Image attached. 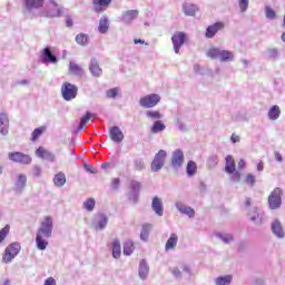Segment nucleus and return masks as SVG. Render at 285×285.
Returning <instances> with one entry per match:
<instances>
[{
    "label": "nucleus",
    "instance_id": "obj_1",
    "mask_svg": "<svg viewBox=\"0 0 285 285\" xmlns=\"http://www.w3.org/2000/svg\"><path fill=\"white\" fill-rule=\"evenodd\" d=\"M50 237H52V217L46 216L36 234L37 248L39 250H46Z\"/></svg>",
    "mask_w": 285,
    "mask_h": 285
},
{
    "label": "nucleus",
    "instance_id": "obj_2",
    "mask_svg": "<svg viewBox=\"0 0 285 285\" xmlns=\"http://www.w3.org/2000/svg\"><path fill=\"white\" fill-rule=\"evenodd\" d=\"M78 92L79 87L68 81L63 82L61 86V95L65 101H72V99H77Z\"/></svg>",
    "mask_w": 285,
    "mask_h": 285
},
{
    "label": "nucleus",
    "instance_id": "obj_3",
    "mask_svg": "<svg viewBox=\"0 0 285 285\" xmlns=\"http://www.w3.org/2000/svg\"><path fill=\"white\" fill-rule=\"evenodd\" d=\"M21 250V245L19 243H11L6 249L2 255L3 264H10L14 257L19 255Z\"/></svg>",
    "mask_w": 285,
    "mask_h": 285
},
{
    "label": "nucleus",
    "instance_id": "obj_4",
    "mask_svg": "<svg viewBox=\"0 0 285 285\" xmlns=\"http://www.w3.org/2000/svg\"><path fill=\"white\" fill-rule=\"evenodd\" d=\"M188 41V35L184 31H176L171 36V43L174 46V51L176 55H179V50H181V46Z\"/></svg>",
    "mask_w": 285,
    "mask_h": 285
},
{
    "label": "nucleus",
    "instance_id": "obj_5",
    "mask_svg": "<svg viewBox=\"0 0 285 285\" xmlns=\"http://www.w3.org/2000/svg\"><path fill=\"white\" fill-rule=\"evenodd\" d=\"M268 205L272 210L282 207V188L276 187L268 196Z\"/></svg>",
    "mask_w": 285,
    "mask_h": 285
},
{
    "label": "nucleus",
    "instance_id": "obj_6",
    "mask_svg": "<svg viewBox=\"0 0 285 285\" xmlns=\"http://www.w3.org/2000/svg\"><path fill=\"white\" fill-rule=\"evenodd\" d=\"M8 157L10 161H13L14 164H22L23 166H28L29 164H32V157L21 151H11L8 154Z\"/></svg>",
    "mask_w": 285,
    "mask_h": 285
},
{
    "label": "nucleus",
    "instance_id": "obj_7",
    "mask_svg": "<svg viewBox=\"0 0 285 285\" xmlns=\"http://www.w3.org/2000/svg\"><path fill=\"white\" fill-rule=\"evenodd\" d=\"M161 101V97L157 94H149L140 98L141 108H155Z\"/></svg>",
    "mask_w": 285,
    "mask_h": 285
},
{
    "label": "nucleus",
    "instance_id": "obj_8",
    "mask_svg": "<svg viewBox=\"0 0 285 285\" xmlns=\"http://www.w3.org/2000/svg\"><path fill=\"white\" fill-rule=\"evenodd\" d=\"M165 161H166V150L160 149L156 154V156H155V158H154V160L151 163V170H153V173H159V170H161V168H164V163Z\"/></svg>",
    "mask_w": 285,
    "mask_h": 285
},
{
    "label": "nucleus",
    "instance_id": "obj_9",
    "mask_svg": "<svg viewBox=\"0 0 285 285\" xmlns=\"http://www.w3.org/2000/svg\"><path fill=\"white\" fill-rule=\"evenodd\" d=\"M224 22H215L214 24H210L209 27H207L205 32L206 39H213V37H215V35H217L219 30H224Z\"/></svg>",
    "mask_w": 285,
    "mask_h": 285
},
{
    "label": "nucleus",
    "instance_id": "obj_10",
    "mask_svg": "<svg viewBox=\"0 0 285 285\" xmlns=\"http://www.w3.org/2000/svg\"><path fill=\"white\" fill-rule=\"evenodd\" d=\"M111 3L112 0H92L94 10L98 14L105 12V10H108Z\"/></svg>",
    "mask_w": 285,
    "mask_h": 285
},
{
    "label": "nucleus",
    "instance_id": "obj_11",
    "mask_svg": "<svg viewBox=\"0 0 285 285\" xmlns=\"http://www.w3.org/2000/svg\"><path fill=\"white\" fill-rule=\"evenodd\" d=\"M171 166H174V168H181V166H184V151L181 149H176L173 153Z\"/></svg>",
    "mask_w": 285,
    "mask_h": 285
},
{
    "label": "nucleus",
    "instance_id": "obj_12",
    "mask_svg": "<svg viewBox=\"0 0 285 285\" xmlns=\"http://www.w3.org/2000/svg\"><path fill=\"white\" fill-rule=\"evenodd\" d=\"M62 12L63 11L55 0H49L47 6V17H59Z\"/></svg>",
    "mask_w": 285,
    "mask_h": 285
},
{
    "label": "nucleus",
    "instance_id": "obj_13",
    "mask_svg": "<svg viewBox=\"0 0 285 285\" xmlns=\"http://www.w3.org/2000/svg\"><path fill=\"white\" fill-rule=\"evenodd\" d=\"M10 130V118H8L7 114H0V134L8 135Z\"/></svg>",
    "mask_w": 285,
    "mask_h": 285
},
{
    "label": "nucleus",
    "instance_id": "obj_14",
    "mask_svg": "<svg viewBox=\"0 0 285 285\" xmlns=\"http://www.w3.org/2000/svg\"><path fill=\"white\" fill-rule=\"evenodd\" d=\"M110 139L114 140L116 144H121L124 141V132L119 127H111L109 130Z\"/></svg>",
    "mask_w": 285,
    "mask_h": 285
},
{
    "label": "nucleus",
    "instance_id": "obj_15",
    "mask_svg": "<svg viewBox=\"0 0 285 285\" xmlns=\"http://www.w3.org/2000/svg\"><path fill=\"white\" fill-rule=\"evenodd\" d=\"M151 208L158 215V217H161L164 215V203L159 197H154L151 202Z\"/></svg>",
    "mask_w": 285,
    "mask_h": 285
},
{
    "label": "nucleus",
    "instance_id": "obj_16",
    "mask_svg": "<svg viewBox=\"0 0 285 285\" xmlns=\"http://www.w3.org/2000/svg\"><path fill=\"white\" fill-rule=\"evenodd\" d=\"M46 0H23L26 10H39Z\"/></svg>",
    "mask_w": 285,
    "mask_h": 285
},
{
    "label": "nucleus",
    "instance_id": "obj_17",
    "mask_svg": "<svg viewBox=\"0 0 285 285\" xmlns=\"http://www.w3.org/2000/svg\"><path fill=\"white\" fill-rule=\"evenodd\" d=\"M37 157H40V159H47V161H55V156L52 153L48 151L45 147H39L36 150Z\"/></svg>",
    "mask_w": 285,
    "mask_h": 285
},
{
    "label": "nucleus",
    "instance_id": "obj_18",
    "mask_svg": "<svg viewBox=\"0 0 285 285\" xmlns=\"http://www.w3.org/2000/svg\"><path fill=\"white\" fill-rule=\"evenodd\" d=\"M42 57L45 63H57V56L52 55V50L49 47L42 50Z\"/></svg>",
    "mask_w": 285,
    "mask_h": 285
},
{
    "label": "nucleus",
    "instance_id": "obj_19",
    "mask_svg": "<svg viewBox=\"0 0 285 285\" xmlns=\"http://www.w3.org/2000/svg\"><path fill=\"white\" fill-rule=\"evenodd\" d=\"M225 171L227 173V175H233V173H235L236 166H235V158L230 155H228L225 158Z\"/></svg>",
    "mask_w": 285,
    "mask_h": 285
},
{
    "label": "nucleus",
    "instance_id": "obj_20",
    "mask_svg": "<svg viewBox=\"0 0 285 285\" xmlns=\"http://www.w3.org/2000/svg\"><path fill=\"white\" fill-rule=\"evenodd\" d=\"M177 242H179V236H177V234H170L168 240L165 244V250H175L177 247Z\"/></svg>",
    "mask_w": 285,
    "mask_h": 285
},
{
    "label": "nucleus",
    "instance_id": "obj_21",
    "mask_svg": "<svg viewBox=\"0 0 285 285\" xmlns=\"http://www.w3.org/2000/svg\"><path fill=\"white\" fill-rule=\"evenodd\" d=\"M89 70L94 77H101L102 70L99 68V61L97 59H91Z\"/></svg>",
    "mask_w": 285,
    "mask_h": 285
},
{
    "label": "nucleus",
    "instance_id": "obj_22",
    "mask_svg": "<svg viewBox=\"0 0 285 285\" xmlns=\"http://www.w3.org/2000/svg\"><path fill=\"white\" fill-rule=\"evenodd\" d=\"M177 210L183 215H187V217H195V209L188 207L181 203L176 204Z\"/></svg>",
    "mask_w": 285,
    "mask_h": 285
},
{
    "label": "nucleus",
    "instance_id": "obj_23",
    "mask_svg": "<svg viewBox=\"0 0 285 285\" xmlns=\"http://www.w3.org/2000/svg\"><path fill=\"white\" fill-rule=\"evenodd\" d=\"M272 232L276 237H284V227H282V223L279 220H275L272 224Z\"/></svg>",
    "mask_w": 285,
    "mask_h": 285
},
{
    "label": "nucleus",
    "instance_id": "obj_24",
    "mask_svg": "<svg viewBox=\"0 0 285 285\" xmlns=\"http://www.w3.org/2000/svg\"><path fill=\"white\" fill-rule=\"evenodd\" d=\"M150 230H153V224L147 223L142 225V229L140 233V239H142V242H148Z\"/></svg>",
    "mask_w": 285,
    "mask_h": 285
},
{
    "label": "nucleus",
    "instance_id": "obj_25",
    "mask_svg": "<svg viewBox=\"0 0 285 285\" xmlns=\"http://www.w3.org/2000/svg\"><path fill=\"white\" fill-rule=\"evenodd\" d=\"M279 115H282V110L279 109V106L274 105L269 111H268V118L272 121H276V119H279Z\"/></svg>",
    "mask_w": 285,
    "mask_h": 285
},
{
    "label": "nucleus",
    "instance_id": "obj_26",
    "mask_svg": "<svg viewBox=\"0 0 285 285\" xmlns=\"http://www.w3.org/2000/svg\"><path fill=\"white\" fill-rule=\"evenodd\" d=\"M139 17V10H128L124 13V19L127 23H130V21H134V19H137Z\"/></svg>",
    "mask_w": 285,
    "mask_h": 285
},
{
    "label": "nucleus",
    "instance_id": "obj_27",
    "mask_svg": "<svg viewBox=\"0 0 285 285\" xmlns=\"http://www.w3.org/2000/svg\"><path fill=\"white\" fill-rule=\"evenodd\" d=\"M110 28V24L108 22V18H102L99 20V26H98V31L101 35H106V32H108V29Z\"/></svg>",
    "mask_w": 285,
    "mask_h": 285
},
{
    "label": "nucleus",
    "instance_id": "obj_28",
    "mask_svg": "<svg viewBox=\"0 0 285 285\" xmlns=\"http://www.w3.org/2000/svg\"><path fill=\"white\" fill-rule=\"evenodd\" d=\"M112 257L119 259L121 257V243L114 240L112 243Z\"/></svg>",
    "mask_w": 285,
    "mask_h": 285
},
{
    "label": "nucleus",
    "instance_id": "obj_29",
    "mask_svg": "<svg viewBox=\"0 0 285 285\" xmlns=\"http://www.w3.org/2000/svg\"><path fill=\"white\" fill-rule=\"evenodd\" d=\"M184 12L187 14V17H195L197 12V6L190 4V3H185L184 4Z\"/></svg>",
    "mask_w": 285,
    "mask_h": 285
},
{
    "label": "nucleus",
    "instance_id": "obj_30",
    "mask_svg": "<svg viewBox=\"0 0 285 285\" xmlns=\"http://www.w3.org/2000/svg\"><path fill=\"white\" fill-rule=\"evenodd\" d=\"M233 282V275H225L215 279L216 285H230Z\"/></svg>",
    "mask_w": 285,
    "mask_h": 285
},
{
    "label": "nucleus",
    "instance_id": "obj_31",
    "mask_svg": "<svg viewBox=\"0 0 285 285\" xmlns=\"http://www.w3.org/2000/svg\"><path fill=\"white\" fill-rule=\"evenodd\" d=\"M188 177L197 175V163L189 160L186 167Z\"/></svg>",
    "mask_w": 285,
    "mask_h": 285
},
{
    "label": "nucleus",
    "instance_id": "obj_32",
    "mask_svg": "<svg viewBox=\"0 0 285 285\" xmlns=\"http://www.w3.org/2000/svg\"><path fill=\"white\" fill-rule=\"evenodd\" d=\"M218 59H220V61H233V59H235V56L228 50H220Z\"/></svg>",
    "mask_w": 285,
    "mask_h": 285
},
{
    "label": "nucleus",
    "instance_id": "obj_33",
    "mask_svg": "<svg viewBox=\"0 0 285 285\" xmlns=\"http://www.w3.org/2000/svg\"><path fill=\"white\" fill-rule=\"evenodd\" d=\"M43 132H46V126L36 128L31 134V141H37Z\"/></svg>",
    "mask_w": 285,
    "mask_h": 285
},
{
    "label": "nucleus",
    "instance_id": "obj_34",
    "mask_svg": "<svg viewBox=\"0 0 285 285\" xmlns=\"http://www.w3.org/2000/svg\"><path fill=\"white\" fill-rule=\"evenodd\" d=\"M53 184L56 186H65L66 185V174L59 173L53 177Z\"/></svg>",
    "mask_w": 285,
    "mask_h": 285
},
{
    "label": "nucleus",
    "instance_id": "obj_35",
    "mask_svg": "<svg viewBox=\"0 0 285 285\" xmlns=\"http://www.w3.org/2000/svg\"><path fill=\"white\" fill-rule=\"evenodd\" d=\"M90 117H92V115L90 114V111H87V114L81 117L80 124H79V126H78V131H79V132H80V130H83V128L86 127V125L90 121Z\"/></svg>",
    "mask_w": 285,
    "mask_h": 285
},
{
    "label": "nucleus",
    "instance_id": "obj_36",
    "mask_svg": "<svg viewBox=\"0 0 285 285\" xmlns=\"http://www.w3.org/2000/svg\"><path fill=\"white\" fill-rule=\"evenodd\" d=\"M69 72L71 75H81V72H83V69H81V66H79L76 62H70L69 63Z\"/></svg>",
    "mask_w": 285,
    "mask_h": 285
},
{
    "label": "nucleus",
    "instance_id": "obj_37",
    "mask_svg": "<svg viewBox=\"0 0 285 285\" xmlns=\"http://www.w3.org/2000/svg\"><path fill=\"white\" fill-rule=\"evenodd\" d=\"M166 130V125H164V122L157 120L154 122L153 127H151V132L157 134V132H161Z\"/></svg>",
    "mask_w": 285,
    "mask_h": 285
},
{
    "label": "nucleus",
    "instance_id": "obj_38",
    "mask_svg": "<svg viewBox=\"0 0 285 285\" xmlns=\"http://www.w3.org/2000/svg\"><path fill=\"white\" fill-rule=\"evenodd\" d=\"M28 183V177L23 174L18 175V179L16 181L17 188H26V184Z\"/></svg>",
    "mask_w": 285,
    "mask_h": 285
},
{
    "label": "nucleus",
    "instance_id": "obj_39",
    "mask_svg": "<svg viewBox=\"0 0 285 285\" xmlns=\"http://www.w3.org/2000/svg\"><path fill=\"white\" fill-rule=\"evenodd\" d=\"M76 42L79 46H88V35L86 33H79L76 36Z\"/></svg>",
    "mask_w": 285,
    "mask_h": 285
},
{
    "label": "nucleus",
    "instance_id": "obj_40",
    "mask_svg": "<svg viewBox=\"0 0 285 285\" xmlns=\"http://www.w3.org/2000/svg\"><path fill=\"white\" fill-rule=\"evenodd\" d=\"M134 252H135V244L130 240L125 243V245H124V255H132Z\"/></svg>",
    "mask_w": 285,
    "mask_h": 285
},
{
    "label": "nucleus",
    "instance_id": "obj_41",
    "mask_svg": "<svg viewBox=\"0 0 285 285\" xmlns=\"http://www.w3.org/2000/svg\"><path fill=\"white\" fill-rule=\"evenodd\" d=\"M220 52L222 50H219L218 48H210L207 50V57H209V59H219Z\"/></svg>",
    "mask_w": 285,
    "mask_h": 285
},
{
    "label": "nucleus",
    "instance_id": "obj_42",
    "mask_svg": "<svg viewBox=\"0 0 285 285\" xmlns=\"http://www.w3.org/2000/svg\"><path fill=\"white\" fill-rule=\"evenodd\" d=\"M8 235H10V225H6L2 229H0V244L6 240Z\"/></svg>",
    "mask_w": 285,
    "mask_h": 285
},
{
    "label": "nucleus",
    "instance_id": "obj_43",
    "mask_svg": "<svg viewBox=\"0 0 285 285\" xmlns=\"http://www.w3.org/2000/svg\"><path fill=\"white\" fill-rule=\"evenodd\" d=\"M265 17L267 19H277V13L274 11L273 8H271L269 6L265 7Z\"/></svg>",
    "mask_w": 285,
    "mask_h": 285
},
{
    "label": "nucleus",
    "instance_id": "obj_44",
    "mask_svg": "<svg viewBox=\"0 0 285 285\" xmlns=\"http://www.w3.org/2000/svg\"><path fill=\"white\" fill-rule=\"evenodd\" d=\"M83 208L86 210H88L89 213H91V210H95V198H88L85 203H83Z\"/></svg>",
    "mask_w": 285,
    "mask_h": 285
},
{
    "label": "nucleus",
    "instance_id": "obj_45",
    "mask_svg": "<svg viewBox=\"0 0 285 285\" xmlns=\"http://www.w3.org/2000/svg\"><path fill=\"white\" fill-rule=\"evenodd\" d=\"M129 188L131 193H139V190H141V184L137 180H131Z\"/></svg>",
    "mask_w": 285,
    "mask_h": 285
},
{
    "label": "nucleus",
    "instance_id": "obj_46",
    "mask_svg": "<svg viewBox=\"0 0 285 285\" xmlns=\"http://www.w3.org/2000/svg\"><path fill=\"white\" fill-rule=\"evenodd\" d=\"M107 225H108V218L106 216H100L98 225L96 226V230H102V228Z\"/></svg>",
    "mask_w": 285,
    "mask_h": 285
},
{
    "label": "nucleus",
    "instance_id": "obj_47",
    "mask_svg": "<svg viewBox=\"0 0 285 285\" xmlns=\"http://www.w3.org/2000/svg\"><path fill=\"white\" fill-rule=\"evenodd\" d=\"M118 95H119V88H112L106 92V96L108 99H115V97H117Z\"/></svg>",
    "mask_w": 285,
    "mask_h": 285
},
{
    "label": "nucleus",
    "instance_id": "obj_48",
    "mask_svg": "<svg viewBox=\"0 0 285 285\" xmlns=\"http://www.w3.org/2000/svg\"><path fill=\"white\" fill-rule=\"evenodd\" d=\"M217 164H219V158H217V156H212V157L207 160V166H208V168H215V166H217Z\"/></svg>",
    "mask_w": 285,
    "mask_h": 285
},
{
    "label": "nucleus",
    "instance_id": "obj_49",
    "mask_svg": "<svg viewBox=\"0 0 285 285\" xmlns=\"http://www.w3.org/2000/svg\"><path fill=\"white\" fill-rule=\"evenodd\" d=\"M146 116L149 119H161V112H159V111H147Z\"/></svg>",
    "mask_w": 285,
    "mask_h": 285
},
{
    "label": "nucleus",
    "instance_id": "obj_50",
    "mask_svg": "<svg viewBox=\"0 0 285 285\" xmlns=\"http://www.w3.org/2000/svg\"><path fill=\"white\" fill-rule=\"evenodd\" d=\"M139 275L141 279H146V275H148V267L144 263L140 264Z\"/></svg>",
    "mask_w": 285,
    "mask_h": 285
},
{
    "label": "nucleus",
    "instance_id": "obj_51",
    "mask_svg": "<svg viewBox=\"0 0 285 285\" xmlns=\"http://www.w3.org/2000/svg\"><path fill=\"white\" fill-rule=\"evenodd\" d=\"M134 168L136 170H144V168H145L144 160L142 159H136L134 161Z\"/></svg>",
    "mask_w": 285,
    "mask_h": 285
},
{
    "label": "nucleus",
    "instance_id": "obj_52",
    "mask_svg": "<svg viewBox=\"0 0 285 285\" xmlns=\"http://www.w3.org/2000/svg\"><path fill=\"white\" fill-rule=\"evenodd\" d=\"M255 176L253 174H248L245 178V184L248 186H255Z\"/></svg>",
    "mask_w": 285,
    "mask_h": 285
},
{
    "label": "nucleus",
    "instance_id": "obj_53",
    "mask_svg": "<svg viewBox=\"0 0 285 285\" xmlns=\"http://www.w3.org/2000/svg\"><path fill=\"white\" fill-rule=\"evenodd\" d=\"M238 6L240 9V12H246V10H248V0H239Z\"/></svg>",
    "mask_w": 285,
    "mask_h": 285
},
{
    "label": "nucleus",
    "instance_id": "obj_54",
    "mask_svg": "<svg viewBox=\"0 0 285 285\" xmlns=\"http://www.w3.org/2000/svg\"><path fill=\"white\" fill-rule=\"evenodd\" d=\"M85 170H87V173H91V175H97L98 170L97 168L92 167V165H85Z\"/></svg>",
    "mask_w": 285,
    "mask_h": 285
},
{
    "label": "nucleus",
    "instance_id": "obj_55",
    "mask_svg": "<svg viewBox=\"0 0 285 285\" xmlns=\"http://www.w3.org/2000/svg\"><path fill=\"white\" fill-rule=\"evenodd\" d=\"M232 179L233 181H240L242 179V174L237 170H235L233 174H232Z\"/></svg>",
    "mask_w": 285,
    "mask_h": 285
},
{
    "label": "nucleus",
    "instance_id": "obj_56",
    "mask_svg": "<svg viewBox=\"0 0 285 285\" xmlns=\"http://www.w3.org/2000/svg\"><path fill=\"white\" fill-rule=\"evenodd\" d=\"M119 184H121V180H119V178H112L111 186L114 190H117V188H119Z\"/></svg>",
    "mask_w": 285,
    "mask_h": 285
},
{
    "label": "nucleus",
    "instance_id": "obj_57",
    "mask_svg": "<svg viewBox=\"0 0 285 285\" xmlns=\"http://www.w3.org/2000/svg\"><path fill=\"white\" fill-rule=\"evenodd\" d=\"M43 285H57V281L55 279V277L50 276L45 281Z\"/></svg>",
    "mask_w": 285,
    "mask_h": 285
},
{
    "label": "nucleus",
    "instance_id": "obj_58",
    "mask_svg": "<svg viewBox=\"0 0 285 285\" xmlns=\"http://www.w3.org/2000/svg\"><path fill=\"white\" fill-rule=\"evenodd\" d=\"M222 240H223L225 244H230V242H233V235L223 236V237H222Z\"/></svg>",
    "mask_w": 285,
    "mask_h": 285
},
{
    "label": "nucleus",
    "instance_id": "obj_59",
    "mask_svg": "<svg viewBox=\"0 0 285 285\" xmlns=\"http://www.w3.org/2000/svg\"><path fill=\"white\" fill-rule=\"evenodd\" d=\"M230 139H232L233 144H239V141H240V138L237 134H233Z\"/></svg>",
    "mask_w": 285,
    "mask_h": 285
},
{
    "label": "nucleus",
    "instance_id": "obj_60",
    "mask_svg": "<svg viewBox=\"0 0 285 285\" xmlns=\"http://www.w3.org/2000/svg\"><path fill=\"white\" fill-rule=\"evenodd\" d=\"M238 168H239V170H244V168H246V160L245 159H240L238 161Z\"/></svg>",
    "mask_w": 285,
    "mask_h": 285
},
{
    "label": "nucleus",
    "instance_id": "obj_61",
    "mask_svg": "<svg viewBox=\"0 0 285 285\" xmlns=\"http://www.w3.org/2000/svg\"><path fill=\"white\" fill-rule=\"evenodd\" d=\"M274 157L276 161H279V163L284 161V158H282V154H279L278 151L274 153Z\"/></svg>",
    "mask_w": 285,
    "mask_h": 285
},
{
    "label": "nucleus",
    "instance_id": "obj_62",
    "mask_svg": "<svg viewBox=\"0 0 285 285\" xmlns=\"http://www.w3.org/2000/svg\"><path fill=\"white\" fill-rule=\"evenodd\" d=\"M171 273L175 277H181V271H179V268L171 269Z\"/></svg>",
    "mask_w": 285,
    "mask_h": 285
},
{
    "label": "nucleus",
    "instance_id": "obj_63",
    "mask_svg": "<svg viewBox=\"0 0 285 285\" xmlns=\"http://www.w3.org/2000/svg\"><path fill=\"white\" fill-rule=\"evenodd\" d=\"M66 26H67V28H72V26H73L72 18L67 17V19H66Z\"/></svg>",
    "mask_w": 285,
    "mask_h": 285
},
{
    "label": "nucleus",
    "instance_id": "obj_64",
    "mask_svg": "<svg viewBox=\"0 0 285 285\" xmlns=\"http://www.w3.org/2000/svg\"><path fill=\"white\" fill-rule=\"evenodd\" d=\"M252 202H253V200L247 197V198L245 199V206H246V207L250 206Z\"/></svg>",
    "mask_w": 285,
    "mask_h": 285
}]
</instances>
